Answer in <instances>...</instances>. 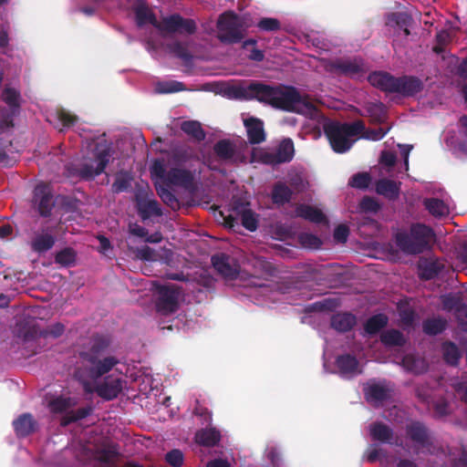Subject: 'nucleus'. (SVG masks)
Listing matches in <instances>:
<instances>
[{
    "mask_svg": "<svg viewBox=\"0 0 467 467\" xmlns=\"http://www.w3.org/2000/svg\"><path fill=\"white\" fill-rule=\"evenodd\" d=\"M393 362L400 364L404 369L414 374L423 373L427 369V364L421 358H415L411 354L396 356Z\"/></svg>",
    "mask_w": 467,
    "mask_h": 467,
    "instance_id": "5701e85b",
    "label": "nucleus"
},
{
    "mask_svg": "<svg viewBox=\"0 0 467 467\" xmlns=\"http://www.w3.org/2000/svg\"><path fill=\"white\" fill-rule=\"evenodd\" d=\"M376 191L379 194L394 200L399 196L400 184L389 180H380L377 183Z\"/></svg>",
    "mask_w": 467,
    "mask_h": 467,
    "instance_id": "2f4dec72",
    "label": "nucleus"
},
{
    "mask_svg": "<svg viewBox=\"0 0 467 467\" xmlns=\"http://www.w3.org/2000/svg\"><path fill=\"white\" fill-rule=\"evenodd\" d=\"M244 124L251 143H260L265 140V134L262 120L250 117L244 119Z\"/></svg>",
    "mask_w": 467,
    "mask_h": 467,
    "instance_id": "b1692460",
    "label": "nucleus"
},
{
    "mask_svg": "<svg viewBox=\"0 0 467 467\" xmlns=\"http://www.w3.org/2000/svg\"><path fill=\"white\" fill-rule=\"evenodd\" d=\"M250 26L244 18L232 12L223 14L217 22V36L222 42H239L245 29Z\"/></svg>",
    "mask_w": 467,
    "mask_h": 467,
    "instance_id": "1a4fd4ad",
    "label": "nucleus"
},
{
    "mask_svg": "<svg viewBox=\"0 0 467 467\" xmlns=\"http://www.w3.org/2000/svg\"><path fill=\"white\" fill-rule=\"evenodd\" d=\"M166 462L173 466L180 467L183 462V454L180 450H172L165 456Z\"/></svg>",
    "mask_w": 467,
    "mask_h": 467,
    "instance_id": "4d7b16f0",
    "label": "nucleus"
},
{
    "mask_svg": "<svg viewBox=\"0 0 467 467\" xmlns=\"http://www.w3.org/2000/svg\"><path fill=\"white\" fill-rule=\"evenodd\" d=\"M257 26L263 31H275L279 29L280 23L275 18L265 17L258 22Z\"/></svg>",
    "mask_w": 467,
    "mask_h": 467,
    "instance_id": "6e6d98bb",
    "label": "nucleus"
},
{
    "mask_svg": "<svg viewBox=\"0 0 467 467\" xmlns=\"http://www.w3.org/2000/svg\"><path fill=\"white\" fill-rule=\"evenodd\" d=\"M158 294L156 307L158 312L168 315L175 312L179 306L181 291L178 286L172 284L155 285Z\"/></svg>",
    "mask_w": 467,
    "mask_h": 467,
    "instance_id": "ddd939ff",
    "label": "nucleus"
},
{
    "mask_svg": "<svg viewBox=\"0 0 467 467\" xmlns=\"http://www.w3.org/2000/svg\"><path fill=\"white\" fill-rule=\"evenodd\" d=\"M338 373L343 378H352L361 373L362 366L356 358L343 355L337 359Z\"/></svg>",
    "mask_w": 467,
    "mask_h": 467,
    "instance_id": "4be33fe9",
    "label": "nucleus"
},
{
    "mask_svg": "<svg viewBox=\"0 0 467 467\" xmlns=\"http://www.w3.org/2000/svg\"><path fill=\"white\" fill-rule=\"evenodd\" d=\"M265 457L270 462L271 467H280L282 464L280 451L275 445H268L266 447Z\"/></svg>",
    "mask_w": 467,
    "mask_h": 467,
    "instance_id": "de8ad7c7",
    "label": "nucleus"
},
{
    "mask_svg": "<svg viewBox=\"0 0 467 467\" xmlns=\"http://www.w3.org/2000/svg\"><path fill=\"white\" fill-rule=\"evenodd\" d=\"M225 95L235 99H257L273 108L315 118L317 109L290 86H270L260 82L234 84L226 87Z\"/></svg>",
    "mask_w": 467,
    "mask_h": 467,
    "instance_id": "f257e3e1",
    "label": "nucleus"
},
{
    "mask_svg": "<svg viewBox=\"0 0 467 467\" xmlns=\"http://www.w3.org/2000/svg\"><path fill=\"white\" fill-rule=\"evenodd\" d=\"M299 242L304 247L309 249H318L322 244L321 240L317 236L309 233H302L299 235Z\"/></svg>",
    "mask_w": 467,
    "mask_h": 467,
    "instance_id": "8fccbe9b",
    "label": "nucleus"
},
{
    "mask_svg": "<svg viewBox=\"0 0 467 467\" xmlns=\"http://www.w3.org/2000/svg\"><path fill=\"white\" fill-rule=\"evenodd\" d=\"M349 230L347 225L339 224L334 230V239L337 243H345L348 237Z\"/></svg>",
    "mask_w": 467,
    "mask_h": 467,
    "instance_id": "052dcab7",
    "label": "nucleus"
},
{
    "mask_svg": "<svg viewBox=\"0 0 467 467\" xmlns=\"http://www.w3.org/2000/svg\"><path fill=\"white\" fill-rule=\"evenodd\" d=\"M366 111L373 122H382L386 118L385 106L380 102H369L366 106Z\"/></svg>",
    "mask_w": 467,
    "mask_h": 467,
    "instance_id": "c9c22d12",
    "label": "nucleus"
},
{
    "mask_svg": "<svg viewBox=\"0 0 467 467\" xmlns=\"http://www.w3.org/2000/svg\"><path fill=\"white\" fill-rule=\"evenodd\" d=\"M408 437L404 448L409 452L420 453L430 451L431 440L425 427L420 422H412L408 426ZM403 446V443H400Z\"/></svg>",
    "mask_w": 467,
    "mask_h": 467,
    "instance_id": "f8f14e48",
    "label": "nucleus"
},
{
    "mask_svg": "<svg viewBox=\"0 0 467 467\" xmlns=\"http://www.w3.org/2000/svg\"><path fill=\"white\" fill-rule=\"evenodd\" d=\"M398 147L400 150L401 156L404 159V167H405V170L407 171L409 168V156H410V153L413 146L410 145V144H399Z\"/></svg>",
    "mask_w": 467,
    "mask_h": 467,
    "instance_id": "338daca9",
    "label": "nucleus"
},
{
    "mask_svg": "<svg viewBox=\"0 0 467 467\" xmlns=\"http://www.w3.org/2000/svg\"><path fill=\"white\" fill-rule=\"evenodd\" d=\"M296 215L302 217L313 223H325L327 222L326 215L321 210L317 207L301 204L296 209Z\"/></svg>",
    "mask_w": 467,
    "mask_h": 467,
    "instance_id": "a878e982",
    "label": "nucleus"
},
{
    "mask_svg": "<svg viewBox=\"0 0 467 467\" xmlns=\"http://www.w3.org/2000/svg\"><path fill=\"white\" fill-rule=\"evenodd\" d=\"M369 434L373 440L385 443H390L392 440L391 429L382 423L371 424L369 426Z\"/></svg>",
    "mask_w": 467,
    "mask_h": 467,
    "instance_id": "c756f323",
    "label": "nucleus"
},
{
    "mask_svg": "<svg viewBox=\"0 0 467 467\" xmlns=\"http://www.w3.org/2000/svg\"><path fill=\"white\" fill-rule=\"evenodd\" d=\"M193 158L192 150L179 148L172 151L167 161L156 160L150 166L154 183H166L183 190L192 189L195 172V170H192Z\"/></svg>",
    "mask_w": 467,
    "mask_h": 467,
    "instance_id": "f03ea898",
    "label": "nucleus"
},
{
    "mask_svg": "<svg viewBox=\"0 0 467 467\" xmlns=\"http://www.w3.org/2000/svg\"><path fill=\"white\" fill-rule=\"evenodd\" d=\"M35 199L38 203V209L43 216H47L53 207L52 196L49 189L45 184H38L35 188Z\"/></svg>",
    "mask_w": 467,
    "mask_h": 467,
    "instance_id": "393cba45",
    "label": "nucleus"
},
{
    "mask_svg": "<svg viewBox=\"0 0 467 467\" xmlns=\"http://www.w3.org/2000/svg\"><path fill=\"white\" fill-rule=\"evenodd\" d=\"M76 253L71 248H65L57 253L56 262L63 266H68L74 264Z\"/></svg>",
    "mask_w": 467,
    "mask_h": 467,
    "instance_id": "09e8293b",
    "label": "nucleus"
},
{
    "mask_svg": "<svg viewBox=\"0 0 467 467\" xmlns=\"http://www.w3.org/2000/svg\"><path fill=\"white\" fill-rule=\"evenodd\" d=\"M182 89V84L174 80L160 82L157 85V91L160 93H172Z\"/></svg>",
    "mask_w": 467,
    "mask_h": 467,
    "instance_id": "864d4df0",
    "label": "nucleus"
},
{
    "mask_svg": "<svg viewBox=\"0 0 467 467\" xmlns=\"http://www.w3.org/2000/svg\"><path fill=\"white\" fill-rule=\"evenodd\" d=\"M291 196L290 189L282 182L277 183L272 192V199L275 203L283 204L289 201Z\"/></svg>",
    "mask_w": 467,
    "mask_h": 467,
    "instance_id": "79ce46f5",
    "label": "nucleus"
},
{
    "mask_svg": "<svg viewBox=\"0 0 467 467\" xmlns=\"http://www.w3.org/2000/svg\"><path fill=\"white\" fill-rule=\"evenodd\" d=\"M442 353L444 359L451 365H456L460 359L461 353L457 346L448 342L442 345Z\"/></svg>",
    "mask_w": 467,
    "mask_h": 467,
    "instance_id": "37998d69",
    "label": "nucleus"
},
{
    "mask_svg": "<svg viewBox=\"0 0 467 467\" xmlns=\"http://www.w3.org/2000/svg\"><path fill=\"white\" fill-rule=\"evenodd\" d=\"M2 98L12 109L13 112L18 109L20 105V94L16 88L7 85L3 91Z\"/></svg>",
    "mask_w": 467,
    "mask_h": 467,
    "instance_id": "58836bf2",
    "label": "nucleus"
},
{
    "mask_svg": "<svg viewBox=\"0 0 467 467\" xmlns=\"http://www.w3.org/2000/svg\"><path fill=\"white\" fill-rule=\"evenodd\" d=\"M75 405V400L70 398L58 397L51 400L48 404L50 411L54 413L66 411Z\"/></svg>",
    "mask_w": 467,
    "mask_h": 467,
    "instance_id": "c03bdc74",
    "label": "nucleus"
},
{
    "mask_svg": "<svg viewBox=\"0 0 467 467\" xmlns=\"http://www.w3.org/2000/svg\"><path fill=\"white\" fill-rule=\"evenodd\" d=\"M441 303L443 309L447 311H457L463 304L461 303L459 296L456 294H449L441 296Z\"/></svg>",
    "mask_w": 467,
    "mask_h": 467,
    "instance_id": "3c124183",
    "label": "nucleus"
},
{
    "mask_svg": "<svg viewBox=\"0 0 467 467\" xmlns=\"http://www.w3.org/2000/svg\"><path fill=\"white\" fill-rule=\"evenodd\" d=\"M405 341L403 335L396 329L387 330L381 335V342L387 348L401 347Z\"/></svg>",
    "mask_w": 467,
    "mask_h": 467,
    "instance_id": "72a5a7b5",
    "label": "nucleus"
},
{
    "mask_svg": "<svg viewBox=\"0 0 467 467\" xmlns=\"http://www.w3.org/2000/svg\"><path fill=\"white\" fill-rule=\"evenodd\" d=\"M88 150L79 169V174L85 179H91L104 171L111 158V147L102 140L88 143Z\"/></svg>",
    "mask_w": 467,
    "mask_h": 467,
    "instance_id": "0eeeda50",
    "label": "nucleus"
},
{
    "mask_svg": "<svg viewBox=\"0 0 467 467\" xmlns=\"http://www.w3.org/2000/svg\"><path fill=\"white\" fill-rule=\"evenodd\" d=\"M293 156V141L290 139H285L279 143L275 153L266 152L265 154L264 161L270 164L282 163L291 161Z\"/></svg>",
    "mask_w": 467,
    "mask_h": 467,
    "instance_id": "a211bd4d",
    "label": "nucleus"
},
{
    "mask_svg": "<svg viewBox=\"0 0 467 467\" xmlns=\"http://www.w3.org/2000/svg\"><path fill=\"white\" fill-rule=\"evenodd\" d=\"M423 204L430 214L439 219L447 217L452 209L451 200L446 194H442L441 198H426Z\"/></svg>",
    "mask_w": 467,
    "mask_h": 467,
    "instance_id": "2eb2a0df",
    "label": "nucleus"
},
{
    "mask_svg": "<svg viewBox=\"0 0 467 467\" xmlns=\"http://www.w3.org/2000/svg\"><path fill=\"white\" fill-rule=\"evenodd\" d=\"M75 119V116L66 110H57L48 118V120L59 130L70 127Z\"/></svg>",
    "mask_w": 467,
    "mask_h": 467,
    "instance_id": "7c9ffc66",
    "label": "nucleus"
},
{
    "mask_svg": "<svg viewBox=\"0 0 467 467\" xmlns=\"http://www.w3.org/2000/svg\"><path fill=\"white\" fill-rule=\"evenodd\" d=\"M367 400L378 406L390 397L391 389L386 382L370 381L364 387Z\"/></svg>",
    "mask_w": 467,
    "mask_h": 467,
    "instance_id": "dca6fc26",
    "label": "nucleus"
},
{
    "mask_svg": "<svg viewBox=\"0 0 467 467\" xmlns=\"http://www.w3.org/2000/svg\"><path fill=\"white\" fill-rule=\"evenodd\" d=\"M196 441L203 446H213L220 440V433L214 428L199 431L195 435Z\"/></svg>",
    "mask_w": 467,
    "mask_h": 467,
    "instance_id": "473e14b6",
    "label": "nucleus"
},
{
    "mask_svg": "<svg viewBox=\"0 0 467 467\" xmlns=\"http://www.w3.org/2000/svg\"><path fill=\"white\" fill-rule=\"evenodd\" d=\"M64 326L60 323H57L55 325H53L48 330L45 331L44 332V336L45 337H57L59 336H61L64 332Z\"/></svg>",
    "mask_w": 467,
    "mask_h": 467,
    "instance_id": "69168bd1",
    "label": "nucleus"
},
{
    "mask_svg": "<svg viewBox=\"0 0 467 467\" xmlns=\"http://www.w3.org/2000/svg\"><path fill=\"white\" fill-rule=\"evenodd\" d=\"M88 361L90 366L88 375L86 377L85 373L79 370L77 372V377L83 384L85 390L92 392L96 379L110 371L118 364V360L113 357L100 358L90 356Z\"/></svg>",
    "mask_w": 467,
    "mask_h": 467,
    "instance_id": "9d476101",
    "label": "nucleus"
},
{
    "mask_svg": "<svg viewBox=\"0 0 467 467\" xmlns=\"http://www.w3.org/2000/svg\"><path fill=\"white\" fill-rule=\"evenodd\" d=\"M207 467H231V463L225 459H214L207 463Z\"/></svg>",
    "mask_w": 467,
    "mask_h": 467,
    "instance_id": "774afa93",
    "label": "nucleus"
},
{
    "mask_svg": "<svg viewBox=\"0 0 467 467\" xmlns=\"http://www.w3.org/2000/svg\"><path fill=\"white\" fill-rule=\"evenodd\" d=\"M360 208L366 212L375 213L379 210V203L374 199L370 197H366L363 198V200L361 201Z\"/></svg>",
    "mask_w": 467,
    "mask_h": 467,
    "instance_id": "e2e57ef3",
    "label": "nucleus"
},
{
    "mask_svg": "<svg viewBox=\"0 0 467 467\" xmlns=\"http://www.w3.org/2000/svg\"><path fill=\"white\" fill-rule=\"evenodd\" d=\"M434 241L432 229L422 223L412 224L410 233L396 235L397 245L407 254H420L427 250Z\"/></svg>",
    "mask_w": 467,
    "mask_h": 467,
    "instance_id": "6e6552de",
    "label": "nucleus"
},
{
    "mask_svg": "<svg viewBox=\"0 0 467 467\" xmlns=\"http://www.w3.org/2000/svg\"><path fill=\"white\" fill-rule=\"evenodd\" d=\"M117 454L115 448L109 447L101 451L98 455V459L105 465V467H115Z\"/></svg>",
    "mask_w": 467,
    "mask_h": 467,
    "instance_id": "49530a36",
    "label": "nucleus"
},
{
    "mask_svg": "<svg viewBox=\"0 0 467 467\" xmlns=\"http://www.w3.org/2000/svg\"><path fill=\"white\" fill-rule=\"evenodd\" d=\"M167 51L172 56L184 61H188L192 57L188 44H182L179 42L173 43L167 46Z\"/></svg>",
    "mask_w": 467,
    "mask_h": 467,
    "instance_id": "a19ab883",
    "label": "nucleus"
},
{
    "mask_svg": "<svg viewBox=\"0 0 467 467\" xmlns=\"http://www.w3.org/2000/svg\"><path fill=\"white\" fill-rule=\"evenodd\" d=\"M130 185V178L128 175L120 174L117 177L112 185L115 192H120L128 189Z\"/></svg>",
    "mask_w": 467,
    "mask_h": 467,
    "instance_id": "13d9d810",
    "label": "nucleus"
},
{
    "mask_svg": "<svg viewBox=\"0 0 467 467\" xmlns=\"http://www.w3.org/2000/svg\"><path fill=\"white\" fill-rule=\"evenodd\" d=\"M368 82L382 91L402 97L414 96L422 88V83L414 77L394 78L386 72H374L368 76Z\"/></svg>",
    "mask_w": 467,
    "mask_h": 467,
    "instance_id": "39448f33",
    "label": "nucleus"
},
{
    "mask_svg": "<svg viewBox=\"0 0 467 467\" xmlns=\"http://www.w3.org/2000/svg\"><path fill=\"white\" fill-rule=\"evenodd\" d=\"M356 324V317L349 313H340L334 315L331 319V326L339 332H346Z\"/></svg>",
    "mask_w": 467,
    "mask_h": 467,
    "instance_id": "bb28decb",
    "label": "nucleus"
},
{
    "mask_svg": "<svg viewBox=\"0 0 467 467\" xmlns=\"http://www.w3.org/2000/svg\"><path fill=\"white\" fill-rule=\"evenodd\" d=\"M212 263L216 271L221 274L227 281H234V287L243 285V275L239 271L238 265L230 256L224 254H215L212 257Z\"/></svg>",
    "mask_w": 467,
    "mask_h": 467,
    "instance_id": "4468645a",
    "label": "nucleus"
},
{
    "mask_svg": "<svg viewBox=\"0 0 467 467\" xmlns=\"http://www.w3.org/2000/svg\"><path fill=\"white\" fill-rule=\"evenodd\" d=\"M130 251L135 254L136 258L144 261H165L168 262L171 258V251L168 248H160L155 250L148 245L133 248L130 247Z\"/></svg>",
    "mask_w": 467,
    "mask_h": 467,
    "instance_id": "6ab92c4d",
    "label": "nucleus"
},
{
    "mask_svg": "<svg viewBox=\"0 0 467 467\" xmlns=\"http://www.w3.org/2000/svg\"><path fill=\"white\" fill-rule=\"evenodd\" d=\"M155 186L159 196L167 205L172 209L179 206V202L175 195L170 191V188H172L171 186H169L166 183H155Z\"/></svg>",
    "mask_w": 467,
    "mask_h": 467,
    "instance_id": "e433bc0d",
    "label": "nucleus"
},
{
    "mask_svg": "<svg viewBox=\"0 0 467 467\" xmlns=\"http://www.w3.org/2000/svg\"><path fill=\"white\" fill-rule=\"evenodd\" d=\"M289 182L297 192L304 191L307 186V182L302 171H291L289 173Z\"/></svg>",
    "mask_w": 467,
    "mask_h": 467,
    "instance_id": "603ef678",
    "label": "nucleus"
},
{
    "mask_svg": "<svg viewBox=\"0 0 467 467\" xmlns=\"http://www.w3.org/2000/svg\"><path fill=\"white\" fill-rule=\"evenodd\" d=\"M455 316L462 327V329L467 331V306L462 305L461 307H458L455 312Z\"/></svg>",
    "mask_w": 467,
    "mask_h": 467,
    "instance_id": "680f3d73",
    "label": "nucleus"
},
{
    "mask_svg": "<svg viewBox=\"0 0 467 467\" xmlns=\"http://www.w3.org/2000/svg\"><path fill=\"white\" fill-rule=\"evenodd\" d=\"M55 244L54 236L48 232L36 234L32 240L31 245L34 251L42 253L49 250Z\"/></svg>",
    "mask_w": 467,
    "mask_h": 467,
    "instance_id": "c85d7f7f",
    "label": "nucleus"
},
{
    "mask_svg": "<svg viewBox=\"0 0 467 467\" xmlns=\"http://www.w3.org/2000/svg\"><path fill=\"white\" fill-rule=\"evenodd\" d=\"M123 384L124 381L121 377L112 374L105 378L101 384L96 387L94 386L93 390H96L99 396L105 400H112L120 393L123 389Z\"/></svg>",
    "mask_w": 467,
    "mask_h": 467,
    "instance_id": "f3484780",
    "label": "nucleus"
},
{
    "mask_svg": "<svg viewBox=\"0 0 467 467\" xmlns=\"http://www.w3.org/2000/svg\"><path fill=\"white\" fill-rule=\"evenodd\" d=\"M246 265L247 268L253 270V274L248 283L246 285L243 284L241 286L245 290L243 295L254 298L256 304L266 303L268 299H272L273 291L265 285L257 284L254 281V278L271 275L273 272L271 264L262 256H252L247 259Z\"/></svg>",
    "mask_w": 467,
    "mask_h": 467,
    "instance_id": "423d86ee",
    "label": "nucleus"
},
{
    "mask_svg": "<svg viewBox=\"0 0 467 467\" xmlns=\"http://www.w3.org/2000/svg\"><path fill=\"white\" fill-rule=\"evenodd\" d=\"M415 314L410 309L400 310V319L403 325L411 326L413 325Z\"/></svg>",
    "mask_w": 467,
    "mask_h": 467,
    "instance_id": "0e129e2a",
    "label": "nucleus"
},
{
    "mask_svg": "<svg viewBox=\"0 0 467 467\" xmlns=\"http://www.w3.org/2000/svg\"><path fill=\"white\" fill-rule=\"evenodd\" d=\"M216 155L229 163L244 162L250 153L249 146L243 140H222L214 146Z\"/></svg>",
    "mask_w": 467,
    "mask_h": 467,
    "instance_id": "9b49d317",
    "label": "nucleus"
},
{
    "mask_svg": "<svg viewBox=\"0 0 467 467\" xmlns=\"http://www.w3.org/2000/svg\"><path fill=\"white\" fill-rule=\"evenodd\" d=\"M229 217L233 221H240L242 225L251 232L255 231L257 228V216L247 205L241 204L237 206L234 211V214H229Z\"/></svg>",
    "mask_w": 467,
    "mask_h": 467,
    "instance_id": "412c9836",
    "label": "nucleus"
},
{
    "mask_svg": "<svg viewBox=\"0 0 467 467\" xmlns=\"http://www.w3.org/2000/svg\"><path fill=\"white\" fill-rule=\"evenodd\" d=\"M396 155L390 151H383L380 157L381 165L386 168L387 172L390 171V168L395 164Z\"/></svg>",
    "mask_w": 467,
    "mask_h": 467,
    "instance_id": "bf43d9fd",
    "label": "nucleus"
},
{
    "mask_svg": "<svg viewBox=\"0 0 467 467\" xmlns=\"http://www.w3.org/2000/svg\"><path fill=\"white\" fill-rule=\"evenodd\" d=\"M323 128L332 149L337 153L348 151L356 141L355 137L359 134V138L377 141L383 139L389 131V129L383 128L366 130L365 124L360 120L351 124L326 121Z\"/></svg>",
    "mask_w": 467,
    "mask_h": 467,
    "instance_id": "7ed1b4c3",
    "label": "nucleus"
},
{
    "mask_svg": "<svg viewBox=\"0 0 467 467\" xmlns=\"http://www.w3.org/2000/svg\"><path fill=\"white\" fill-rule=\"evenodd\" d=\"M17 436L24 437L30 434L36 423L30 414H23L13 422Z\"/></svg>",
    "mask_w": 467,
    "mask_h": 467,
    "instance_id": "cd10ccee",
    "label": "nucleus"
},
{
    "mask_svg": "<svg viewBox=\"0 0 467 467\" xmlns=\"http://www.w3.org/2000/svg\"><path fill=\"white\" fill-rule=\"evenodd\" d=\"M135 1L134 10L139 26L150 24L162 35L173 33L190 35L195 31L196 26L193 20L184 19L179 15H172L164 17L161 22H159L142 0Z\"/></svg>",
    "mask_w": 467,
    "mask_h": 467,
    "instance_id": "20e7f679",
    "label": "nucleus"
},
{
    "mask_svg": "<svg viewBox=\"0 0 467 467\" xmlns=\"http://www.w3.org/2000/svg\"><path fill=\"white\" fill-rule=\"evenodd\" d=\"M370 177L368 173H358L349 180V185L358 189L367 188L369 184Z\"/></svg>",
    "mask_w": 467,
    "mask_h": 467,
    "instance_id": "5fc2aeb1",
    "label": "nucleus"
},
{
    "mask_svg": "<svg viewBox=\"0 0 467 467\" xmlns=\"http://www.w3.org/2000/svg\"><path fill=\"white\" fill-rule=\"evenodd\" d=\"M387 323L388 317L385 315H375L367 321L365 325V331L369 335L376 334L379 329L384 327Z\"/></svg>",
    "mask_w": 467,
    "mask_h": 467,
    "instance_id": "4c0bfd02",
    "label": "nucleus"
},
{
    "mask_svg": "<svg viewBox=\"0 0 467 467\" xmlns=\"http://www.w3.org/2000/svg\"><path fill=\"white\" fill-rule=\"evenodd\" d=\"M182 130L187 135L191 136L196 140H202L204 139L205 134L201 127V124L195 120L183 121L181 124Z\"/></svg>",
    "mask_w": 467,
    "mask_h": 467,
    "instance_id": "f704fd0d",
    "label": "nucleus"
},
{
    "mask_svg": "<svg viewBox=\"0 0 467 467\" xmlns=\"http://www.w3.org/2000/svg\"><path fill=\"white\" fill-rule=\"evenodd\" d=\"M364 457L368 462H370L379 461L383 466L389 462L386 454L383 452V450L376 444H371L368 446Z\"/></svg>",
    "mask_w": 467,
    "mask_h": 467,
    "instance_id": "ea45409f",
    "label": "nucleus"
},
{
    "mask_svg": "<svg viewBox=\"0 0 467 467\" xmlns=\"http://www.w3.org/2000/svg\"><path fill=\"white\" fill-rule=\"evenodd\" d=\"M335 70L351 78H360L366 71L365 64L360 58L341 60L335 64Z\"/></svg>",
    "mask_w": 467,
    "mask_h": 467,
    "instance_id": "aec40b11",
    "label": "nucleus"
},
{
    "mask_svg": "<svg viewBox=\"0 0 467 467\" xmlns=\"http://www.w3.org/2000/svg\"><path fill=\"white\" fill-rule=\"evenodd\" d=\"M446 327L445 320L441 318H431L423 323V330L430 335L441 333Z\"/></svg>",
    "mask_w": 467,
    "mask_h": 467,
    "instance_id": "a18cd8bd",
    "label": "nucleus"
}]
</instances>
